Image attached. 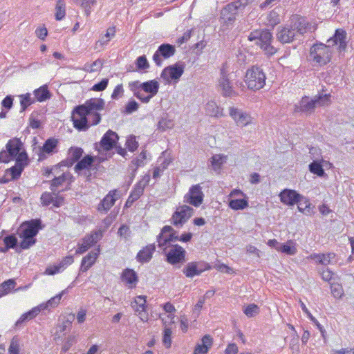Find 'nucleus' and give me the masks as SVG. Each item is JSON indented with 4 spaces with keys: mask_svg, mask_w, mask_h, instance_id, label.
Here are the masks:
<instances>
[{
    "mask_svg": "<svg viewBox=\"0 0 354 354\" xmlns=\"http://www.w3.org/2000/svg\"><path fill=\"white\" fill-rule=\"evenodd\" d=\"M346 32L343 29L336 30L333 37L327 40V44H319L310 48V57L315 64L322 66L330 61L332 50L330 46L338 45L339 50H345L346 47Z\"/></svg>",
    "mask_w": 354,
    "mask_h": 354,
    "instance_id": "nucleus-1",
    "label": "nucleus"
},
{
    "mask_svg": "<svg viewBox=\"0 0 354 354\" xmlns=\"http://www.w3.org/2000/svg\"><path fill=\"white\" fill-rule=\"evenodd\" d=\"M41 221L39 219H32L30 221L24 222L19 228V235L22 241L20 243V248L27 250L36 243L35 236L41 229Z\"/></svg>",
    "mask_w": 354,
    "mask_h": 354,
    "instance_id": "nucleus-2",
    "label": "nucleus"
},
{
    "mask_svg": "<svg viewBox=\"0 0 354 354\" xmlns=\"http://www.w3.org/2000/svg\"><path fill=\"white\" fill-rule=\"evenodd\" d=\"M330 94H319L315 96L314 99H310L304 96L300 100L299 104L295 106V112H301L306 114H310L315 111L317 105L325 106L330 103Z\"/></svg>",
    "mask_w": 354,
    "mask_h": 354,
    "instance_id": "nucleus-3",
    "label": "nucleus"
},
{
    "mask_svg": "<svg viewBox=\"0 0 354 354\" xmlns=\"http://www.w3.org/2000/svg\"><path fill=\"white\" fill-rule=\"evenodd\" d=\"M248 39L254 41L268 55H272L277 52V49L271 45L272 35L268 30H254L248 35Z\"/></svg>",
    "mask_w": 354,
    "mask_h": 354,
    "instance_id": "nucleus-4",
    "label": "nucleus"
},
{
    "mask_svg": "<svg viewBox=\"0 0 354 354\" xmlns=\"http://www.w3.org/2000/svg\"><path fill=\"white\" fill-rule=\"evenodd\" d=\"M105 102L102 98H91L85 102L84 104L79 105V109L85 111L88 117L92 118L91 125H96L101 120V115L97 111L104 109Z\"/></svg>",
    "mask_w": 354,
    "mask_h": 354,
    "instance_id": "nucleus-5",
    "label": "nucleus"
},
{
    "mask_svg": "<svg viewBox=\"0 0 354 354\" xmlns=\"http://www.w3.org/2000/svg\"><path fill=\"white\" fill-rule=\"evenodd\" d=\"M266 75L263 69L259 66H252L247 71L245 76V82L248 88L251 90H259L266 84Z\"/></svg>",
    "mask_w": 354,
    "mask_h": 354,
    "instance_id": "nucleus-6",
    "label": "nucleus"
},
{
    "mask_svg": "<svg viewBox=\"0 0 354 354\" xmlns=\"http://www.w3.org/2000/svg\"><path fill=\"white\" fill-rule=\"evenodd\" d=\"M291 27L297 33V37L304 35L306 33L312 32L317 28V25L313 24L302 16L292 15L289 21Z\"/></svg>",
    "mask_w": 354,
    "mask_h": 354,
    "instance_id": "nucleus-7",
    "label": "nucleus"
},
{
    "mask_svg": "<svg viewBox=\"0 0 354 354\" xmlns=\"http://www.w3.org/2000/svg\"><path fill=\"white\" fill-rule=\"evenodd\" d=\"M23 143L20 139L14 138L8 140L6 145V150L0 152V162L8 163L21 153Z\"/></svg>",
    "mask_w": 354,
    "mask_h": 354,
    "instance_id": "nucleus-8",
    "label": "nucleus"
},
{
    "mask_svg": "<svg viewBox=\"0 0 354 354\" xmlns=\"http://www.w3.org/2000/svg\"><path fill=\"white\" fill-rule=\"evenodd\" d=\"M248 3V0H238L227 4L221 11V19L227 24H232L236 19L239 11Z\"/></svg>",
    "mask_w": 354,
    "mask_h": 354,
    "instance_id": "nucleus-9",
    "label": "nucleus"
},
{
    "mask_svg": "<svg viewBox=\"0 0 354 354\" xmlns=\"http://www.w3.org/2000/svg\"><path fill=\"white\" fill-rule=\"evenodd\" d=\"M166 255L167 261L171 265L183 263L185 261V250L178 244L171 245L168 249L162 250Z\"/></svg>",
    "mask_w": 354,
    "mask_h": 354,
    "instance_id": "nucleus-10",
    "label": "nucleus"
},
{
    "mask_svg": "<svg viewBox=\"0 0 354 354\" xmlns=\"http://www.w3.org/2000/svg\"><path fill=\"white\" fill-rule=\"evenodd\" d=\"M217 86L218 90L225 97H233L237 95L232 86V84L228 77L227 71L224 66L221 69Z\"/></svg>",
    "mask_w": 354,
    "mask_h": 354,
    "instance_id": "nucleus-11",
    "label": "nucleus"
},
{
    "mask_svg": "<svg viewBox=\"0 0 354 354\" xmlns=\"http://www.w3.org/2000/svg\"><path fill=\"white\" fill-rule=\"evenodd\" d=\"M184 72V66L180 63L169 66L163 69L160 77L165 84H171V82H177Z\"/></svg>",
    "mask_w": 354,
    "mask_h": 354,
    "instance_id": "nucleus-12",
    "label": "nucleus"
},
{
    "mask_svg": "<svg viewBox=\"0 0 354 354\" xmlns=\"http://www.w3.org/2000/svg\"><path fill=\"white\" fill-rule=\"evenodd\" d=\"M78 109L79 106H77L72 113L71 118L73 126L79 131H86L88 129L92 118L91 117L88 118L87 116H88V114L85 111H82Z\"/></svg>",
    "mask_w": 354,
    "mask_h": 354,
    "instance_id": "nucleus-13",
    "label": "nucleus"
},
{
    "mask_svg": "<svg viewBox=\"0 0 354 354\" xmlns=\"http://www.w3.org/2000/svg\"><path fill=\"white\" fill-rule=\"evenodd\" d=\"M210 266L203 261L188 263L183 269V273L188 278L198 276L205 270H209Z\"/></svg>",
    "mask_w": 354,
    "mask_h": 354,
    "instance_id": "nucleus-14",
    "label": "nucleus"
},
{
    "mask_svg": "<svg viewBox=\"0 0 354 354\" xmlns=\"http://www.w3.org/2000/svg\"><path fill=\"white\" fill-rule=\"evenodd\" d=\"M204 194L199 184L192 185L184 196V202L194 207L200 206L203 201Z\"/></svg>",
    "mask_w": 354,
    "mask_h": 354,
    "instance_id": "nucleus-15",
    "label": "nucleus"
},
{
    "mask_svg": "<svg viewBox=\"0 0 354 354\" xmlns=\"http://www.w3.org/2000/svg\"><path fill=\"white\" fill-rule=\"evenodd\" d=\"M194 209L187 205L179 206L172 216L173 224L182 226L193 214Z\"/></svg>",
    "mask_w": 354,
    "mask_h": 354,
    "instance_id": "nucleus-16",
    "label": "nucleus"
},
{
    "mask_svg": "<svg viewBox=\"0 0 354 354\" xmlns=\"http://www.w3.org/2000/svg\"><path fill=\"white\" fill-rule=\"evenodd\" d=\"M175 53L176 48L174 46L169 44H162L159 46L157 50L153 54V60L157 66H160L162 63L161 57L168 59L172 57Z\"/></svg>",
    "mask_w": 354,
    "mask_h": 354,
    "instance_id": "nucleus-17",
    "label": "nucleus"
},
{
    "mask_svg": "<svg viewBox=\"0 0 354 354\" xmlns=\"http://www.w3.org/2000/svg\"><path fill=\"white\" fill-rule=\"evenodd\" d=\"M296 34L289 23L278 28L277 39L281 44L290 43L298 38Z\"/></svg>",
    "mask_w": 354,
    "mask_h": 354,
    "instance_id": "nucleus-18",
    "label": "nucleus"
},
{
    "mask_svg": "<svg viewBox=\"0 0 354 354\" xmlns=\"http://www.w3.org/2000/svg\"><path fill=\"white\" fill-rule=\"evenodd\" d=\"M229 114L239 127H245L251 123L252 118L250 115L241 109L234 106L230 107Z\"/></svg>",
    "mask_w": 354,
    "mask_h": 354,
    "instance_id": "nucleus-19",
    "label": "nucleus"
},
{
    "mask_svg": "<svg viewBox=\"0 0 354 354\" xmlns=\"http://www.w3.org/2000/svg\"><path fill=\"white\" fill-rule=\"evenodd\" d=\"M174 229L169 225H165L161 230V232L157 236V242L158 248L165 250V249H168L171 245H174L172 244V239L170 232H172Z\"/></svg>",
    "mask_w": 354,
    "mask_h": 354,
    "instance_id": "nucleus-20",
    "label": "nucleus"
},
{
    "mask_svg": "<svg viewBox=\"0 0 354 354\" xmlns=\"http://www.w3.org/2000/svg\"><path fill=\"white\" fill-rule=\"evenodd\" d=\"M119 139L118 134L112 130H108L102 136L100 145L105 151L112 149Z\"/></svg>",
    "mask_w": 354,
    "mask_h": 354,
    "instance_id": "nucleus-21",
    "label": "nucleus"
},
{
    "mask_svg": "<svg viewBox=\"0 0 354 354\" xmlns=\"http://www.w3.org/2000/svg\"><path fill=\"white\" fill-rule=\"evenodd\" d=\"M281 201L287 205L292 206L299 201L301 195L292 189H285L279 194Z\"/></svg>",
    "mask_w": 354,
    "mask_h": 354,
    "instance_id": "nucleus-22",
    "label": "nucleus"
},
{
    "mask_svg": "<svg viewBox=\"0 0 354 354\" xmlns=\"http://www.w3.org/2000/svg\"><path fill=\"white\" fill-rule=\"evenodd\" d=\"M117 190H112L101 201L98 205L97 209L100 212H107L115 204L117 200Z\"/></svg>",
    "mask_w": 354,
    "mask_h": 354,
    "instance_id": "nucleus-23",
    "label": "nucleus"
},
{
    "mask_svg": "<svg viewBox=\"0 0 354 354\" xmlns=\"http://www.w3.org/2000/svg\"><path fill=\"white\" fill-rule=\"evenodd\" d=\"M150 180V176L146 174L142 177V178L135 185L133 190L130 193L132 198H135L137 200L142 195L145 187L149 184Z\"/></svg>",
    "mask_w": 354,
    "mask_h": 354,
    "instance_id": "nucleus-24",
    "label": "nucleus"
},
{
    "mask_svg": "<svg viewBox=\"0 0 354 354\" xmlns=\"http://www.w3.org/2000/svg\"><path fill=\"white\" fill-rule=\"evenodd\" d=\"M156 247L154 244H150L138 252L136 259L138 262L144 263L149 262L155 252Z\"/></svg>",
    "mask_w": 354,
    "mask_h": 354,
    "instance_id": "nucleus-25",
    "label": "nucleus"
},
{
    "mask_svg": "<svg viewBox=\"0 0 354 354\" xmlns=\"http://www.w3.org/2000/svg\"><path fill=\"white\" fill-rule=\"evenodd\" d=\"M100 254V248L96 252H91L86 255L82 260L80 270L82 272L87 271L95 262Z\"/></svg>",
    "mask_w": 354,
    "mask_h": 354,
    "instance_id": "nucleus-26",
    "label": "nucleus"
},
{
    "mask_svg": "<svg viewBox=\"0 0 354 354\" xmlns=\"http://www.w3.org/2000/svg\"><path fill=\"white\" fill-rule=\"evenodd\" d=\"M202 344H198L195 346L194 354H207L213 342L212 337L209 335H205L201 339Z\"/></svg>",
    "mask_w": 354,
    "mask_h": 354,
    "instance_id": "nucleus-27",
    "label": "nucleus"
},
{
    "mask_svg": "<svg viewBox=\"0 0 354 354\" xmlns=\"http://www.w3.org/2000/svg\"><path fill=\"white\" fill-rule=\"evenodd\" d=\"M73 261L74 259L72 255L67 256L64 257L57 266H55L53 268H47L46 272L50 275L55 274L63 270L68 266L72 264Z\"/></svg>",
    "mask_w": 354,
    "mask_h": 354,
    "instance_id": "nucleus-28",
    "label": "nucleus"
},
{
    "mask_svg": "<svg viewBox=\"0 0 354 354\" xmlns=\"http://www.w3.org/2000/svg\"><path fill=\"white\" fill-rule=\"evenodd\" d=\"M17 244V239L15 234L0 239V252H6L10 248H15Z\"/></svg>",
    "mask_w": 354,
    "mask_h": 354,
    "instance_id": "nucleus-29",
    "label": "nucleus"
},
{
    "mask_svg": "<svg viewBox=\"0 0 354 354\" xmlns=\"http://www.w3.org/2000/svg\"><path fill=\"white\" fill-rule=\"evenodd\" d=\"M121 279L123 281H125L130 288H133L138 281V275L133 270L126 268L122 273Z\"/></svg>",
    "mask_w": 354,
    "mask_h": 354,
    "instance_id": "nucleus-30",
    "label": "nucleus"
},
{
    "mask_svg": "<svg viewBox=\"0 0 354 354\" xmlns=\"http://www.w3.org/2000/svg\"><path fill=\"white\" fill-rule=\"evenodd\" d=\"M142 90L151 96V99L155 96L159 90V83L156 80H149L142 83Z\"/></svg>",
    "mask_w": 354,
    "mask_h": 354,
    "instance_id": "nucleus-31",
    "label": "nucleus"
},
{
    "mask_svg": "<svg viewBox=\"0 0 354 354\" xmlns=\"http://www.w3.org/2000/svg\"><path fill=\"white\" fill-rule=\"evenodd\" d=\"M103 236L102 232L97 230L93 232L91 234H88L82 239V243L87 246V248H90L97 241H99Z\"/></svg>",
    "mask_w": 354,
    "mask_h": 354,
    "instance_id": "nucleus-32",
    "label": "nucleus"
},
{
    "mask_svg": "<svg viewBox=\"0 0 354 354\" xmlns=\"http://www.w3.org/2000/svg\"><path fill=\"white\" fill-rule=\"evenodd\" d=\"M40 313L39 308L35 307L28 312L23 314L19 319L16 322L15 326L19 328L21 325L32 319L35 317Z\"/></svg>",
    "mask_w": 354,
    "mask_h": 354,
    "instance_id": "nucleus-33",
    "label": "nucleus"
},
{
    "mask_svg": "<svg viewBox=\"0 0 354 354\" xmlns=\"http://www.w3.org/2000/svg\"><path fill=\"white\" fill-rule=\"evenodd\" d=\"M277 250L287 255H294L297 252L296 243L292 240H288L286 243L281 244Z\"/></svg>",
    "mask_w": 354,
    "mask_h": 354,
    "instance_id": "nucleus-34",
    "label": "nucleus"
},
{
    "mask_svg": "<svg viewBox=\"0 0 354 354\" xmlns=\"http://www.w3.org/2000/svg\"><path fill=\"white\" fill-rule=\"evenodd\" d=\"M205 111L212 117H221L223 115V109L219 107L214 101H210L205 106Z\"/></svg>",
    "mask_w": 354,
    "mask_h": 354,
    "instance_id": "nucleus-35",
    "label": "nucleus"
},
{
    "mask_svg": "<svg viewBox=\"0 0 354 354\" xmlns=\"http://www.w3.org/2000/svg\"><path fill=\"white\" fill-rule=\"evenodd\" d=\"M64 292L65 290H63L58 295L50 298L46 304H41L39 306H37V308H39L41 312V310L48 309V308L56 307L59 304L62 297L64 294Z\"/></svg>",
    "mask_w": 354,
    "mask_h": 354,
    "instance_id": "nucleus-36",
    "label": "nucleus"
},
{
    "mask_svg": "<svg viewBox=\"0 0 354 354\" xmlns=\"http://www.w3.org/2000/svg\"><path fill=\"white\" fill-rule=\"evenodd\" d=\"M227 156L221 154L214 155L211 158V165L215 171L221 169L222 165L226 162Z\"/></svg>",
    "mask_w": 354,
    "mask_h": 354,
    "instance_id": "nucleus-37",
    "label": "nucleus"
},
{
    "mask_svg": "<svg viewBox=\"0 0 354 354\" xmlns=\"http://www.w3.org/2000/svg\"><path fill=\"white\" fill-rule=\"evenodd\" d=\"M93 162V157L90 155H87L77 163L74 169L76 172H78L83 169H88L90 166H91Z\"/></svg>",
    "mask_w": 354,
    "mask_h": 354,
    "instance_id": "nucleus-38",
    "label": "nucleus"
},
{
    "mask_svg": "<svg viewBox=\"0 0 354 354\" xmlns=\"http://www.w3.org/2000/svg\"><path fill=\"white\" fill-rule=\"evenodd\" d=\"M228 205L234 210H241L248 207V201L247 198L243 199H231L229 201Z\"/></svg>",
    "mask_w": 354,
    "mask_h": 354,
    "instance_id": "nucleus-39",
    "label": "nucleus"
},
{
    "mask_svg": "<svg viewBox=\"0 0 354 354\" xmlns=\"http://www.w3.org/2000/svg\"><path fill=\"white\" fill-rule=\"evenodd\" d=\"M35 97L39 102H44L50 97V93L47 86L44 85L34 91Z\"/></svg>",
    "mask_w": 354,
    "mask_h": 354,
    "instance_id": "nucleus-40",
    "label": "nucleus"
},
{
    "mask_svg": "<svg viewBox=\"0 0 354 354\" xmlns=\"http://www.w3.org/2000/svg\"><path fill=\"white\" fill-rule=\"evenodd\" d=\"M83 154V149L80 147H71L68 150V159L71 165L77 161Z\"/></svg>",
    "mask_w": 354,
    "mask_h": 354,
    "instance_id": "nucleus-41",
    "label": "nucleus"
},
{
    "mask_svg": "<svg viewBox=\"0 0 354 354\" xmlns=\"http://www.w3.org/2000/svg\"><path fill=\"white\" fill-rule=\"evenodd\" d=\"M55 19L62 20L66 15V4L64 0H58L55 6Z\"/></svg>",
    "mask_w": 354,
    "mask_h": 354,
    "instance_id": "nucleus-42",
    "label": "nucleus"
},
{
    "mask_svg": "<svg viewBox=\"0 0 354 354\" xmlns=\"http://www.w3.org/2000/svg\"><path fill=\"white\" fill-rule=\"evenodd\" d=\"M309 171L317 175L319 177H322L325 175L324 169H323L322 165L320 162L317 160H313L308 166Z\"/></svg>",
    "mask_w": 354,
    "mask_h": 354,
    "instance_id": "nucleus-43",
    "label": "nucleus"
},
{
    "mask_svg": "<svg viewBox=\"0 0 354 354\" xmlns=\"http://www.w3.org/2000/svg\"><path fill=\"white\" fill-rule=\"evenodd\" d=\"M24 168L21 167V166H19L17 164H15L12 167L8 169L6 171V176H10L11 179L16 180L18 179Z\"/></svg>",
    "mask_w": 354,
    "mask_h": 354,
    "instance_id": "nucleus-44",
    "label": "nucleus"
},
{
    "mask_svg": "<svg viewBox=\"0 0 354 354\" xmlns=\"http://www.w3.org/2000/svg\"><path fill=\"white\" fill-rule=\"evenodd\" d=\"M174 126V122L168 117L162 118L158 123V129L161 131H165L171 129Z\"/></svg>",
    "mask_w": 354,
    "mask_h": 354,
    "instance_id": "nucleus-45",
    "label": "nucleus"
},
{
    "mask_svg": "<svg viewBox=\"0 0 354 354\" xmlns=\"http://www.w3.org/2000/svg\"><path fill=\"white\" fill-rule=\"evenodd\" d=\"M21 349L20 339L17 336H14L8 348L9 354H19Z\"/></svg>",
    "mask_w": 354,
    "mask_h": 354,
    "instance_id": "nucleus-46",
    "label": "nucleus"
},
{
    "mask_svg": "<svg viewBox=\"0 0 354 354\" xmlns=\"http://www.w3.org/2000/svg\"><path fill=\"white\" fill-rule=\"evenodd\" d=\"M57 140L51 138H48L44 144L41 150L43 152L46 153H50L56 148L57 145Z\"/></svg>",
    "mask_w": 354,
    "mask_h": 354,
    "instance_id": "nucleus-47",
    "label": "nucleus"
},
{
    "mask_svg": "<svg viewBox=\"0 0 354 354\" xmlns=\"http://www.w3.org/2000/svg\"><path fill=\"white\" fill-rule=\"evenodd\" d=\"M66 176L62 174L58 177H55L52 180L49 181L50 190L55 193L57 192V188L62 185L66 182Z\"/></svg>",
    "mask_w": 354,
    "mask_h": 354,
    "instance_id": "nucleus-48",
    "label": "nucleus"
},
{
    "mask_svg": "<svg viewBox=\"0 0 354 354\" xmlns=\"http://www.w3.org/2000/svg\"><path fill=\"white\" fill-rule=\"evenodd\" d=\"M245 315L248 317H253L259 313V308L254 304H249L243 310Z\"/></svg>",
    "mask_w": 354,
    "mask_h": 354,
    "instance_id": "nucleus-49",
    "label": "nucleus"
},
{
    "mask_svg": "<svg viewBox=\"0 0 354 354\" xmlns=\"http://www.w3.org/2000/svg\"><path fill=\"white\" fill-rule=\"evenodd\" d=\"M77 4H80L85 10L86 15L88 16L91 13V6L96 3V0H75Z\"/></svg>",
    "mask_w": 354,
    "mask_h": 354,
    "instance_id": "nucleus-50",
    "label": "nucleus"
},
{
    "mask_svg": "<svg viewBox=\"0 0 354 354\" xmlns=\"http://www.w3.org/2000/svg\"><path fill=\"white\" fill-rule=\"evenodd\" d=\"M15 158L16 160L15 164L21 166L23 168H24L28 164V155L24 151H22L21 153H18Z\"/></svg>",
    "mask_w": 354,
    "mask_h": 354,
    "instance_id": "nucleus-51",
    "label": "nucleus"
},
{
    "mask_svg": "<svg viewBox=\"0 0 354 354\" xmlns=\"http://www.w3.org/2000/svg\"><path fill=\"white\" fill-rule=\"evenodd\" d=\"M55 194V192L53 193V192L51 193L47 192L43 193L40 198L42 205L48 206L50 204H53Z\"/></svg>",
    "mask_w": 354,
    "mask_h": 354,
    "instance_id": "nucleus-52",
    "label": "nucleus"
},
{
    "mask_svg": "<svg viewBox=\"0 0 354 354\" xmlns=\"http://www.w3.org/2000/svg\"><path fill=\"white\" fill-rule=\"evenodd\" d=\"M20 98L21 111H24L26 109V108L33 102V100H32L30 93L21 95H20Z\"/></svg>",
    "mask_w": 354,
    "mask_h": 354,
    "instance_id": "nucleus-53",
    "label": "nucleus"
},
{
    "mask_svg": "<svg viewBox=\"0 0 354 354\" xmlns=\"http://www.w3.org/2000/svg\"><path fill=\"white\" fill-rule=\"evenodd\" d=\"M171 330L165 326L163 331L162 342L166 348H170L171 344Z\"/></svg>",
    "mask_w": 354,
    "mask_h": 354,
    "instance_id": "nucleus-54",
    "label": "nucleus"
},
{
    "mask_svg": "<svg viewBox=\"0 0 354 354\" xmlns=\"http://www.w3.org/2000/svg\"><path fill=\"white\" fill-rule=\"evenodd\" d=\"M136 65L138 70H145L149 67V64L145 55L137 58Z\"/></svg>",
    "mask_w": 354,
    "mask_h": 354,
    "instance_id": "nucleus-55",
    "label": "nucleus"
},
{
    "mask_svg": "<svg viewBox=\"0 0 354 354\" xmlns=\"http://www.w3.org/2000/svg\"><path fill=\"white\" fill-rule=\"evenodd\" d=\"M296 204H297V207L299 212H304L307 210L308 212H310L308 209L310 207V203L303 196H301V199H299V201L297 202Z\"/></svg>",
    "mask_w": 354,
    "mask_h": 354,
    "instance_id": "nucleus-56",
    "label": "nucleus"
},
{
    "mask_svg": "<svg viewBox=\"0 0 354 354\" xmlns=\"http://www.w3.org/2000/svg\"><path fill=\"white\" fill-rule=\"evenodd\" d=\"M126 147L129 149V151L133 152L136 151L138 147V143L136 140V137L133 136H131L127 139L126 141Z\"/></svg>",
    "mask_w": 354,
    "mask_h": 354,
    "instance_id": "nucleus-57",
    "label": "nucleus"
},
{
    "mask_svg": "<svg viewBox=\"0 0 354 354\" xmlns=\"http://www.w3.org/2000/svg\"><path fill=\"white\" fill-rule=\"evenodd\" d=\"M109 84V80L107 78L102 79L100 82L95 84L91 90L94 91H102L106 89Z\"/></svg>",
    "mask_w": 354,
    "mask_h": 354,
    "instance_id": "nucleus-58",
    "label": "nucleus"
},
{
    "mask_svg": "<svg viewBox=\"0 0 354 354\" xmlns=\"http://www.w3.org/2000/svg\"><path fill=\"white\" fill-rule=\"evenodd\" d=\"M146 159V153L144 151H142L139 156L133 159L131 162L132 164L136 165V168L134 169V172L136 171L137 168L144 165V162Z\"/></svg>",
    "mask_w": 354,
    "mask_h": 354,
    "instance_id": "nucleus-59",
    "label": "nucleus"
},
{
    "mask_svg": "<svg viewBox=\"0 0 354 354\" xmlns=\"http://www.w3.org/2000/svg\"><path fill=\"white\" fill-rule=\"evenodd\" d=\"M118 234L122 238L127 239L131 236V232L129 226L122 225L118 230Z\"/></svg>",
    "mask_w": 354,
    "mask_h": 354,
    "instance_id": "nucleus-60",
    "label": "nucleus"
},
{
    "mask_svg": "<svg viewBox=\"0 0 354 354\" xmlns=\"http://www.w3.org/2000/svg\"><path fill=\"white\" fill-rule=\"evenodd\" d=\"M15 286V282L12 279H8L4 281L1 286L0 288H2L5 291V295L8 294L10 290L13 289Z\"/></svg>",
    "mask_w": 354,
    "mask_h": 354,
    "instance_id": "nucleus-61",
    "label": "nucleus"
},
{
    "mask_svg": "<svg viewBox=\"0 0 354 354\" xmlns=\"http://www.w3.org/2000/svg\"><path fill=\"white\" fill-rule=\"evenodd\" d=\"M323 257L322 259L320 260V264L326 266L331 263L332 260H333L335 257V254L333 252H329L326 254H322Z\"/></svg>",
    "mask_w": 354,
    "mask_h": 354,
    "instance_id": "nucleus-62",
    "label": "nucleus"
},
{
    "mask_svg": "<svg viewBox=\"0 0 354 354\" xmlns=\"http://www.w3.org/2000/svg\"><path fill=\"white\" fill-rule=\"evenodd\" d=\"M138 109V104L135 100L129 101L125 107V113L130 114L137 111Z\"/></svg>",
    "mask_w": 354,
    "mask_h": 354,
    "instance_id": "nucleus-63",
    "label": "nucleus"
},
{
    "mask_svg": "<svg viewBox=\"0 0 354 354\" xmlns=\"http://www.w3.org/2000/svg\"><path fill=\"white\" fill-rule=\"evenodd\" d=\"M268 21L270 26H275L280 22L279 15L276 12H271L268 16Z\"/></svg>",
    "mask_w": 354,
    "mask_h": 354,
    "instance_id": "nucleus-64",
    "label": "nucleus"
}]
</instances>
